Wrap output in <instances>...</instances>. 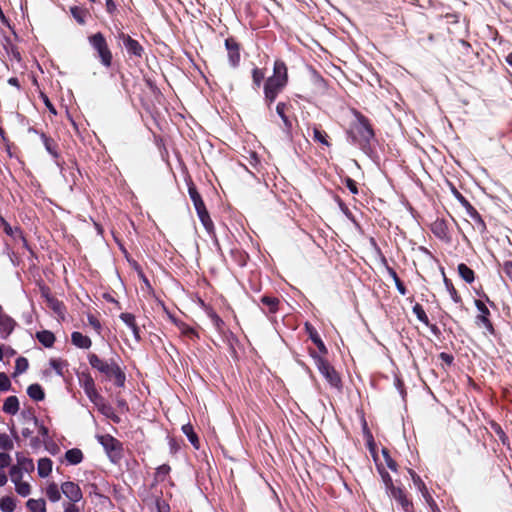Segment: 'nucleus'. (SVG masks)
Returning a JSON list of instances; mask_svg holds the SVG:
<instances>
[{"mask_svg":"<svg viewBox=\"0 0 512 512\" xmlns=\"http://www.w3.org/2000/svg\"><path fill=\"white\" fill-rule=\"evenodd\" d=\"M503 271L510 279H512V262H505L503 264Z\"/></svg>","mask_w":512,"mask_h":512,"instance_id":"obj_49","label":"nucleus"},{"mask_svg":"<svg viewBox=\"0 0 512 512\" xmlns=\"http://www.w3.org/2000/svg\"><path fill=\"white\" fill-rule=\"evenodd\" d=\"M506 62L512 67V52L506 56Z\"/></svg>","mask_w":512,"mask_h":512,"instance_id":"obj_62","label":"nucleus"},{"mask_svg":"<svg viewBox=\"0 0 512 512\" xmlns=\"http://www.w3.org/2000/svg\"><path fill=\"white\" fill-rule=\"evenodd\" d=\"M49 365L59 376L63 375L64 370L67 367V363L61 359H51Z\"/></svg>","mask_w":512,"mask_h":512,"instance_id":"obj_31","label":"nucleus"},{"mask_svg":"<svg viewBox=\"0 0 512 512\" xmlns=\"http://www.w3.org/2000/svg\"><path fill=\"white\" fill-rule=\"evenodd\" d=\"M39 434L42 435L43 442H46V439L48 438V429L45 426L40 425L39 426Z\"/></svg>","mask_w":512,"mask_h":512,"instance_id":"obj_54","label":"nucleus"},{"mask_svg":"<svg viewBox=\"0 0 512 512\" xmlns=\"http://www.w3.org/2000/svg\"><path fill=\"white\" fill-rule=\"evenodd\" d=\"M61 492L68 498L72 503H77L83 498L82 491L78 484L72 481H66L61 485Z\"/></svg>","mask_w":512,"mask_h":512,"instance_id":"obj_7","label":"nucleus"},{"mask_svg":"<svg viewBox=\"0 0 512 512\" xmlns=\"http://www.w3.org/2000/svg\"><path fill=\"white\" fill-rule=\"evenodd\" d=\"M413 312L415 313L417 319L419 321H421L422 323L424 324H428L429 320H428V317L425 313V311L423 310L422 306L419 305V304H416L414 307H413Z\"/></svg>","mask_w":512,"mask_h":512,"instance_id":"obj_37","label":"nucleus"},{"mask_svg":"<svg viewBox=\"0 0 512 512\" xmlns=\"http://www.w3.org/2000/svg\"><path fill=\"white\" fill-rule=\"evenodd\" d=\"M287 68L284 62L277 60L274 63V73L269 77L264 85L265 101L270 106L278 94L287 84Z\"/></svg>","mask_w":512,"mask_h":512,"instance_id":"obj_1","label":"nucleus"},{"mask_svg":"<svg viewBox=\"0 0 512 512\" xmlns=\"http://www.w3.org/2000/svg\"><path fill=\"white\" fill-rule=\"evenodd\" d=\"M53 462L49 458H40L37 465L38 475L42 478L48 477L52 472Z\"/></svg>","mask_w":512,"mask_h":512,"instance_id":"obj_15","label":"nucleus"},{"mask_svg":"<svg viewBox=\"0 0 512 512\" xmlns=\"http://www.w3.org/2000/svg\"><path fill=\"white\" fill-rule=\"evenodd\" d=\"M261 302L268 307L270 313H274L278 309L279 300L275 297L263 296Z\"/></svg>","mask_w":512,"mask_h":512,"instance_id":"obj_30","label":"nucleus"},{"mask_svg":"<svg viewBox=\"0 0 512 512\" xmlns=\"http://www.w3.org/2000/svg\"><path fill=\"white\" fill-rule=\"evenodd\" d=\"M15 490L20 496L27 497L31 493V486L28 482L22 481L16 483Z\"/></svg>","mask_w":512,"mask_h":512,"instance_id":"obj_33","label":"nucleus"},{"mask_svg":"<svg viewBox=\"0 0 512 512\" xmlns=\"http://www.w3.org/2000/svg\"><path fill=\"white\" fill-rule=\"evenodd\" d=\"M65 459L70 465H77L83 460V453L78 448H73L65 453Z\"/></svg>","mask_w":512,"mask_h":512,"instance_id":"obj_16","label":"nucleus"},{"mask_svg":"<svg viewBox=\"0 0 512 512\" xmlns=\"http://www.w3.org/2000/svg\"><path fill=\"white\" fill-rule=\"evenodd\" d=\"M11 386V382L5 373H0V391H7Z\"/></svg>","mask_w":512,"mask_h":512,"instance_id":"obj_42","label":"nucleus"},{"mask_svg":"<svg viewBox=\"0 0 512 512\" xmlns=\"http://www.w3.org/2000/svg\"><path fill=\"white\" fill-rule=\"evenodd\" d=\"M285 110H286V104L283 102H279L276 106V112L279 115V117L282 119L285 128L287 130H289L291 128V122L288 119V117L286 116Z\"/></svg>","mask_w":512,"mask_h":512,"instance_id":"obj_28","label":"nucleus"},{"mask_svg":"<svg viewBox=\"0 0 512 512\" xmlns=\"http://www.w3.org/2000/svg\"><path fill=\"white\" fill-rule=\"evenodd\" d=\"M70 11H71V14L74 17V19L79 24H84L85 23L86 12L83 9L74 6V7H71Z\"/></svg>","mask_w":512,"mask_h":512,"instance_id":"obj_34","label":"nucleus"},{"mask_svg":"<svg viewBox=\"0 0 512 512\" xmlns=\"http://www.w3.org/2000/svg\"><path fill=\"white\" fill-rule=\"evenodd\" d=\"M440 357L447 363L452 362V357L446 353H441Z\"/></svg>","mask_w":512,"mask_h":512,"instance_id":"obj_59","label":"nucleus"},{"mask_svg":"<svg viewBox=\"0 0 512 512\" xmlns=\"http://www.w3.org/2000/svg\"><path fill=\"white\" fill-rule=\"evenodd\" d=\"M10 463H11V457L6 453L0 452V468H5V467L9 466Z\"/></svg>","mask_w":512,"mask_h":512,"instance_id":"obj_46","label":"nucleus"},{"mask_svg":"<svg viewBox=\"0 0 512 512\" xmlns=\"http://www.w3.org/2000/svg\"><path fill=\"white\" fill-rule=\"evenodd\" d=\"M36 337L45 347H52L55 342L54 334L48 330L37 332Z\"/></svg>","mask_w":512,"mask_h":512,"instance_id":"obj_18","label":"nucleus"},{"mask_svg":"<svg viewBox=\"0 0 512 512\" xmlns=\"http://www.w3.org/2000/svg\"><path fill=\"white\" fill-rule=\"evenodd\" d=\"M19 410V401L16 396L8 397L3 404V411L15 415Z\"/></svg>","mask_w":512,"mask_h":512,"instance_id":"obj_17","label":"nucleus"},{"mask_svg":"<svg viewBox=\"0 0 512 512\" xmlns=\"http://www.w3.org/2000/svg\"><path fill=\"white\" fill-rule=\"evenodd\" d=\"M394 278H395L396 286H397V289H398L399 293L402 294V295H405L406 294V289H405L404 285L401 283V281L397 278L395 273H394Z\"/></svg>","mask_w":512,"mask_h":512,"instance_id":"obj_51","label":"nucleus"},{"mask_svg":"<svg viewBox=\"0 0 512 512\" xmlns=\"http://www.w3.org/2000/svg\"><path fill=\"white\" fill-rule=\"evenodd\" d=\"M10 477L11 481L16 485V483L22 482V469L19 466H13L10 469Z\"/></svg>","mask_w":512,"mask_h":512,"instance_id":"obj_36","label":"nucleus"},{"mask_svg":"<svg viewBox=\"0 0 512 512\" xmlns=\"http://www.w3.org/2000/svg\"><path fill=\"white\" fill-rule=\"evenodd\" d=\"M169 467L167 465H162L158 468V473L167 474L169 472Z\"/></svg>","mask_w":512,"mask_h":512,"instance_id":"obj_58","label":"nucleus"},{"mask_svg":"<svg viewBox=\"0 0 512 512\" xmlns=\"http://www.w3.org/2000/svg\"><path fill=\"white\" fill-rule=\"evenodd\" d=\"M79 383L90 401L96 406H99L102 401V397L95 388L93 378L89 374L82 373L79 375Z\"/></svg>","mask_w":512,"mask_h":512,"instance_id":"obj_6","label":"nucleus"},{"mask_svg":"<svg viewBox=\"0 0 512 512\" xmlns=\"http://www.w3.org/2000/svg\"><path fill=\"white\" fill-rule=\"evenodd\" d=\"M7 483V476L4 472L0 471V487L4 486Z\"/></svg>","mask_w":512,"mask_h":512,"instance_id":"obj_57","label":"nucleus"},{"mask_svg":"<svg viewBox=\"0 0 512 512\" xmlns=\"http://www.w3.org/2000/svg\"><path fill=\"white\" fill-rule=\"evenodd\" d=\"M310 355L319 372L327 380L329 385L334 388H339L341 383L340 377L328 361H326L321 355H318L315 351H311Z\"/></svg>","mask_w":512,"mask_h":512,"instance_id":"obj_4","label":"nucleus"},{"mask_svg":"<svg viewBox=\"0 0 512 512\" xmlns=\"http://www.w3.org/2000/svg\"><path fill=\"white\" fill-rule=\"evenodd\" d=\"M178 327L181 334L188 337L189 339H194L195 337H197L196 331L193 328L189 327L188 325L181 323L179 324Z\"/></svg>","mask_w":512,"mask_h":512,"instance_id":"obj_38","label":"nucleus"},{"mask_svg":"<svg viewBox=\"0 0 512 512\" xmlns=\"http://www.w3.org/2000/svg\"><path fill=\"white\" fill-rule=\"evenodd\" d=\"M347 186L348 188L350 189V191L353 193V194H356L358 191H357V188H356V185L354 183L353 180L351 179H348L347 180Z\"/></svg>","mask_w":512,"mask_h":512,"instance_id":"obj_55","label":"nucleus"},{"mask_svg":"<svg viewBox=\"0 0 512 512\" xmlns=\"http://www.w3.org/2000/svg\"><path fill=\"white\" fill-rule=\"evenodd\" d=\"M458 273L467 283H472L474 281V272L466 264L461 263L458 265Z\"/></svg>","mask_w":512,"mask_h":512,"instance_id":"obj_22","label":"nucleus"},{"mask_svg":"<svg viewBox=\"0 0 512 512\" xmlns=\"http://www.w3.org/2000/svg\"><path fill=\"white\" fill-rule=\"evenodd\" d=\"M387 494L391 498H394L406 512H408L411 509L412 503L408 500L404 491L401 488L395 487Z\"/></svg>","mask_w":512,"mask_h":512,"instance_id":"obj_10","label":"nucleus"},{"mask_svg":"<svg viewBox=\"0 0 512 512\" xmlns=\"http://www.w3.org/2000/svg\"><path fill=\"white\" fill-rule=\"evenodd\" d=\"M14 447L12 439L4 433H0V449L12 450Z\"/></svg>","mask_w":512,"mask_h":512,"instance_id":"obj_35","label":"nucleus"},{"mask_svg":"<svg viewBox=\"0 0 512 512\" xmlns=\"http://www.w3.org/2000/svg\"><path fill=\"white\" fill-rule=\"evenodd\" d=\"M25 427L22 429L21 434L24 438H29L33 433V428L38 425L36 418H27L25 421Z\"/></svg>","mask_w":512,"mask_h":512,"instance_id":"obj_27","label":"nucleus"},{"mask_svg":"<svg viewBox=\"0 0 512 512\" xmlns=\"http://www.w3.org/2000/svg\"><path fill=\"white\" fill-rule=\"evenodd\" d=\"M445 284H446V286H447V288H448V290H449V292H450V295H451V297L453 298V300H454L455 302H458V301H459V297H458V295H457L456 290H455V289H454V287L452 286V284H451V283H449L447 279H445Z\"/></svg>","mask_w":512,"mask_h":512,"instance_id":"obj_48","label":"nucleus"},{"mask_svg":"<svg viewBox=\"0 0 512 512\" xmlns=\"http://www.w3.org/2000/svg\"><path fill=\"white\" fill-rule=\"evenodd\" d=\"M28 366L29 365H28L27 359L24 357H19L15 363V373L16 374L24 373L28 369Z\"/></svg>","mask_w":512,"mask_h":512,"instance_id":"obj_39","label":"nucleus"},{"mask_svg":"<svg viewBox=\"0 0 512 512\" xmlns=\"http://www.w3.org/2000/svg\"><path fill=\"white\" fill-rule=\"evenodd\" d=\"M30 445L33 447V448H38L40 446V440L38 438H31L30 440Z\"/></svg>","mask_w":512,"mask_h":512,"instance_id":"obj_56","label":"nucleus"},{"mask_svg":"<svg viewBox=\"0 0 512 512\" xmlns=\"http://www.w3.org/2000/svg\"><path fill=\"white\" fill-rule=\"evenodd\" d=\"M97 407H98V409H99V410H100L104 415H108V414H109V412H110V410H111V408H110L108 405H106V404L104 403V401H103V400L101 401L100 405H99V406H97Z\"/></svg>","mask_w":512,"mask_h":512,"instance_id":"obj_53","label":"nucleus"},{"mask_svg":"<svg viewBox=\"0 0 512 512\" xmlns=\"http://www.w3.org/2000/svg\"><path fill=\"white\" fill-rule=\"evenodd\" d=\"M88 361L92 368L105 375L109 380H113L117 386L122 387L124 385L125 374L113 359L106 361L91 353L88 355Z\"/></svg>","mask_w":512,"mask_h":512,"instance_id":"obj_2","label":"nucleus"},{"mask_svg":"<svg viewBox=\"0 0 512 512\" xmlns=\"http://www.w3.org/2000/svg\"><path fill=\"white\" fill-rule=\"evenodd\" d=\"M183 433L188 437L191 444L198 449L199 448V440L197 435L193 431V427L191 424H185L182 426Z\"/></svg>","mask_w":512,"mask_h":512,"instance_id":"obj_24","label":"nucleus"},{"mask_svg":"<svg viewBox=\"0 0 512 512\" xmlns=\"http://www.w3.org/2000/svg\"><path fill=\"white\" fill-rule=\"evenodd\" d=\"M409 473L411 475L412 481L414 485L417 487V489L421 492L422 496L425 498V500L429 503L432 501V497L430 496L424 482L421 480V478L412 470H409Z\"/></svg>","mask_w":512,"mask_h":512,"instance_id":"obj_14","label":"nucleus"},{"mask_svg":"<svg viewBox=\"0 0 512 512\" xmlns=\"http://www.w3.org/2000/svg\"><path fill=\"white\" fill-rule=\"evenodd\" d=\"M305 329L307 333L309 334L310 339L313 341V343L317 346L319 349V352L321 354L327 353V348L324 344V342L321 340L319 334L317 333L316 329L310 325L309 323L305 324Z\"/></svg>","mask_w":512,"mask_h":512,"instance_id":"obj_11","label":"nucleus"},{"mask_svg":"<svg viewBox=\"0 0 512 512\" xmlns=\"http://www.w3.org/2000/svg\"><path fill=\"white\" fill-rule=\"evenodd\" d=\"M45 104L47 106V108L53 113L55 114L56 113V110L55 108L53 107V105L50 103V101L46 98L45 99Z\"/></svg>","mask_w":512,"mask_h":512,"instance_id":"obj_60","label":"nucleus"},{"mask_svg":"<svg viewBox=\"0 0 512 512\" xmlns=\"http://www.w3.org/2000/svg\"><path fill=\"white\" fill-rule=\"evenodd\" d=\"M197 214H198V216H199V218H200V220H201L202 224L204 225L205 229H206L208 232H211V231H212V229H213V223H212V221H211V219H210V216H209V214H208V212H207L206 208H205V209H202V210H200V211H197Z\"/></svg>","mask_w":512,"mask_h":512,"instance_id":"obj_29","label":"nucleus"},{"mask_svg":"<svg viewBox=\"0 0 512 512\" xmlns=\"http://www.w3.org/2000/svg\"><path fill=\"white\" fill-rule=\"evenodd\" d=\"M71 342L73 345L81 349H89L92 345V341L88 336L77 331L71 334Z\"/></svg>","mask_w":512,"mask_h":512,"instance_id":"obj_13","label":"nucleus"},{"mask_svg":"<svg viewBox=\"0 0 512 512\" xmlns=\"http://www.w3.org/2000/svg\"><path fill=\"white\" fill-rule=\"evenodd\" d=\"M3 360V349L2 347L0 346V361Z\"/></svg>","mask_w":512,"mask_h":512,"instance_id":"obj_63","label":"nucleus"},{"mask_svg":"<svg viewBox=\"0 0 512 512\" xmlns=\"http://www.w3.org/2000/svg\"><path fill=\"white\" fill-rule=\"evenodd\" d=\"M26 505L31 512H46V503L43 499H29Z\"/></svg>","mask_w":512,"mask_h":512,"instance_id":"obj_23","label":"nucleus"},{"mask_svg":"<svg viewBox=\"0 0 512 512\" xmlns=\"http://www.w3.org/2000/svg\"><path fill=\"white\" fill-rule=\"evenodd\" d=\"M87 319H88V323L89 325L97 332V333H100L101 331V324L100 322L98 321V319L93 316L92 314H89L87 316Z\"/></svg>","mask_w":512,"mask_h":512,"instance_id":"obj_44","label":"nucleus"},{"mask_svg":"<svg viewBox=\"0 0 512 512\" xmlns=\"http://www.w3.org/2000/svg\"><path fill=\"white\" fill-rule=\"evenodd\" d=\"M436 225L442 230V228H443L442 227L443 226L442 223H439V224H436Z\"/></svg>","mask_w":512,"mask_h":512,"instance_id":"obj_64","label":"nucleus"},{"mask_svg":"<svg viewBox=\"0 0 512 512\" xmlns=\"http://www.w3.org/2000/svg\"><path fill=\"white\" fill-rule=\"evenodd\" d=\"M356 122L353 124L350 134L352 140L359 145L367 144L374 136L373 130L363 115L355 112Z\"/></svg>","mask_w":512,"mask_h":512,"instance_id":"obj_3","label":"nucleus"},{"mask_svg":"<svg viewBox=\"0 0 512 512\" xmlns=\"http://www.w3.org/2000/svg\"><path fill=\"white\" fill-rule=\"evenodd\" d=\"M2 222H3V225H4V230L5 232L8 234V235H11L13 236L15 234V232L18 231L17 228H12L6 221H4L2 219Z\"/></svg>","mask_w":512,"mask_h":512,"instance_id":"obj_50","label":"nucleus"},{"mask_svg":"<svg viewBox=\"0 0 512 512\" xmlns=\"http://www.w3.org/2000/svg\"><path fill=\"white\" fill-rule=\"evenodd\" d=\"M89 42L98 52L102 64L109 67L111 65L112 55L108 49L104 36L101 33H96L89 37Z\"/></svg>","mask_w":512,"mask_h":512,"instance_id":"obj_5","label":"nucleus"},{"mask_svg":"<svg viewBox=\"0 0 512 512\" xmlns=\"http://www.w3.org/2000/svg\"><path fill=\"white\" fill-rule=\"evenodd\" d=\"M46 496L53 503L58 502L61 499V492L56 483H50L46 487Z\"/></svg>","mask_w":512,"mask_h":512,"instance_id":"obj_20","label":"nucleus"},{"mask_svg":"<svg viewBox=\"0 0 512 512\" xmlns=\"http://www.w3.org/2000/svg\"><path fill=\"white\" fill-rule=\"evenodd\" d=\"M225 46L228 51L229 61L232 66H237L240 61L239 45L233 38H228L225 41Z\"/></svg>","mask_w":512,"mask_h":512,"instance_id":"obj_9","label":"nucleus"},{"mask_svg":"<svg viewBox=\"0 0 512 512\" xmlns=\"http://www.w3.org/2000/svg\"><path fill=\"white\" fill-rule=\"evenodd\" d=\"M64 512H80L75 503H68L64 507Z\"/></svg>","mask_w":512,"mask_h":512,"instance_id":"obj_52","label":"nucleus"},{"mask_svg":"<svg viewBox=\"0 0 512 512\" xmlns=\"http://www.w3.org/2000/svg\"><path fill=\"white\" fill-rule=\"evenodd\" d=\"M17 460H18V463L20 465L23 466L24 469H29V468H33V462L31 459H26V458H20V455L17 454Z\"/></svg>","mask_w":512,"mask_h":512,"instance_id":"obj_47","label":"nucleus"},{"mask_svg":"<svg viewBox=\"0 0 512 512\" xmlns=\"http://www.w3.org/2000/svg\"><path fill=\"white\" fill-rule=\"evenodd\" d=\"M8 83H9L10 85H13V86H17V87L19 86V82H18V79H17V78H10V79L8 80Z\"/></svg>","mask_w":512,"mask_h":512,"instance_id":"obj_61","label":"nucleus"},{"mask_svg":"<svg viewBox=\"0 0 512 512\" xmlns=\"http://www.w3.org/2000/svg\"><path fill=\"white\" fill-rule=\"evenodd\" d=\"M16 507V502L14 498L10 496H5L0 499V509L3 512H13Z\"/></svg>","mask_w":512,"mask_h":512,"instance_id":"obj_26","label":"nucleus"},{"mask_svg":"<svg viewBox=\"0 0 512 512\" xmlns=\"http://www.w3.org/2000/svg\"><path fill=\"white\" fill-rule=\"evenodd\" d=\"M313 137H314V140L315 141H318L326 146H329V142L327 141L326 137V133L317 129V128H314L313 130Z\"/></svg>","mask_w":512,"mask_h":512,"instance_id":"obj_40","label":"nucleus"},{"mask_svg":"<svg viewBox=\"0 0 512 512\" xmlns=\"http://www.w3.org/2000/svg\"><path fill=\"white\" fill-rule=\"evenodd\" d=\"M475 306L479 312L476 317L477 324H482L487 330L493 331L492 323L489 320V309L486 307L485 303L481 300H475Z\"/></svg>","mask_w":512,"mask_h":512,"instance_id":"obj_8","label":"nucleus"},{"mask_svg":"<svg viewBox=\"0 0 512 512\" xmlns=\"http://www.w3.org/2000/svg\"><path fill=\"white\" fill-rule=\"evenodd\" d=\"M120 319L129 327L136 341L140 340L139 328L136 324L135 316L131 313H122Z\"/></svg>","mask_w":512,"mask_h":512,"instance_id":"obj_12","label":"nucleus"},{"mask_svg":"<svg viewBox=\"0 0 512 512\" xmlns=\"http://www.w3.org/2000/svg\"><path fill=\"white\" fill-rule=\"evenodd\" d=\"M27 394L30 398L36 401H41L44 399V391L39 384H32L27 388Z\"/></svg>","mask_w":512,"mask_h":512,"instance_id":"obj_21","label":"nucleus"},{"mask_svg":"<svg viewBox=\"0 0 512 512\" xmlns=\"http://www.w3.org/2000/svg\"><path fill=\"white\" fill-rule=\"evenodd\" d=\"M252 77L255 85L259 87L261 85L262 80L264 79V73L260 69L255 68L253 70Z\"/></svg>","mask_w":512,"mask_h":512,"instance_id":"obj_43","label":"nucleus"},{"mask_svg":"<svg viewBox=\"0 0 512 512\" xmlns=\"http://www.w3.org/2000/svg\"><path fill=\"white\" fill-rule=\"evenodd\" d=\"M382 455L384 457V460H385V463L386 465L392 470V471H396L397 470V464L396 462L391 458V456L389 455V452L387 449H383L382 450Z\"/></svg>","mask_w":512,"mask_h":512,"instance_id":"obj_41","label":"nucleus"},{"mask_svg":"<svg viewBox=\"0 0 512 512\" xmlns=\"http://www.w3.org/2000/svg\"><path fill=\"white\" fill-rule=\"evenodd\" d=\"M124 45L128 52L138 56L141 54L142 47L136 40L132 39L131 37L124 36Z\"/></svg>","mask_w":512,"mask_h":512,"instance_id":"obj_19","label":"nucleus"},{"mask_svg":"<svg viewBox=\"0 0 512 512\" xmlns=\"http://www.w3.org/2000/svg\"><path fill=\"white\" fill-rule=\"evenodd\" d=\"M379 472H380V475H381V478H382V481L385 485V489H386V492L388 493L389 491H391L393 488H395L394 484H393V481H392V478L391 476L389 475L388 472H386L384 469L382 468H379Z\"/></svg>","mask_w":512,"mask_h":512,"instance_id":"obj_32","label":"nucleus"},{"mask_svg":"<svg viewBox=\"0 0 512 512\" xmlns=\"http://www.w3.org/2000/svg\"><path fill=\"white\" fill-rule=\"evenodd\" d=\"M460 200L462 204L467 207L470 215L475 219H480V215L477 213V211L470 205V203L462 196H460Z\"/></svg>","mask_w":512,"mask_h":512,"instance_id":"obj_45","label":"nucleus"},{"mask_svg":"<svg viewBox=\"0 0 512 512\" xmlns=\"http://www.w3.org/2000/svg\"><path fill=\"white\" fill-rule=\"evenodd\" d=\"M189 195L194 204L196 211H200V210L206 208L204 205V202L202 201L200 194L196 191L195 188H193V187L189 188Z\"/></svg>","mask_w":512,"mask_h":512,"instance_id":"obj_25","label":"nucleus"}]
</instances>
